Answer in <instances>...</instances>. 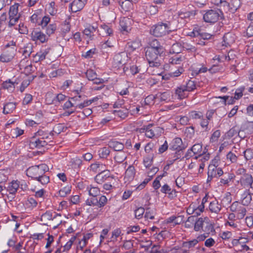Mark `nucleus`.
I'll list each match as a JSON object with an SVG mask.
<instances>
[{
    "instance_id": "c03bdc74",
    "label": "nucleus",
    "mask_w": 253,
    "mask_h": 253,
    "mask_svg": "<svg viewBox=\"0 0 253 253\" xmlns=\"http://www.w3.org/2000/svg\"><path fill=\"white\" fill-rule=\"evenodd\" d=\"M244 156L246 159V161L251 160L253 159V150L251 149H247L243 152Z\"/></svg>"
},
{
    "instance_id": "7c9ffc66",
    "label": "nucleus",
    "mask_w": 253,
    "mask_h": 253,
    "mask_svg": "<svg viewBox=\"0 0 253 253\" xmlns=\"http://www.w3.org/2000/svg\"><path fill=\"white\" fill-rule=\"evenodd\" d=\"M49 52V48L41 50L40 51L37 53V54L35 55V58L36 59H38V61L43 60L45 58L46 56L48 54Z\"/></svg>"
},
{
    "instance_id": "c756f323",
    "label": "nucleus",
    "mask_w": 253,
    "mask_h": 253,
    "mask_svg": "<svg viewBox=\"0 0 253 253\" xmlns=\"http://www.w3.org/2000/svg\"><path fill=\"white\" fill-rule=\"evenodd\" d=\"M61 215L60 213H56L54 217H52V213L48 211L43 213L41 216V220H50L56 219L57 217H60Z\"/></svg>"
},
{
    "instance_id": "f03ea898",
    "label": "nucleus",
    "mask_w": 253,
    "mask_h": 253,
    "mask_svg": "<svg viewBox=\"0 0 253 253\" xmlns=\"http://www.w3.org/2000/svg\"><path fill=\"white\" fill-rule=\"evenodd\" d=\"M174 29L171 26L169 22L166 23H159L156 25L152 27L150 33L155 37H162L169 33V32L174 31Z\"/></svg>"
},
{
    "instance_id": "9b49d317",
    "label": "nucleus",
    "mask_w": 253,
    "mask_h": 253,
    "mask_svg": "<svg viewBox=\"0 0 253 253\" xmlns=\"http://www.w3.org/2000/svg\"><path fill=\"white\" fill-rule=\"evenodd\" d=\"M31 40L36 42H40L44 43L46 42L48 38L46 35L38 29H34L31 34Z\"/></svg>"
},
{
    "instance_id": "a878e982",
    "label": "nucleus",
    "mask_w": 253,
    "mask_h": 253,
    "mask_svg": "<svg viewBox=\"0 0 253 253\" xmlns=\"http://www.w3.org/2000/svg\"><path fill=\"white\" fill-rule=\"evenodd\" d=\"M109 147L113 149L116 151H122L124 148V144L116 141H110L109 142Z\"/></svg>"
},
{
    "instance_id": "09e8293b",
    "label": "nucleus",
    "mask_w": 253,
    "mask_h": 253,
    "mask_svg": "<svg viewBox=\"0 0 253 253\" xmlns=\"http://www.w3.org/2000/svg\"><path fill=\"white\" fill-rule=\"evenodd\" d=\"M56 25L55 24H50L47 26L46 28V34L49 36L52 34H53L55 30H56Z\"/></svg>"
},
{
    "instance_id": "e2e57ef3",
    "label": "nucleus",
    "mask_w": 253,
    "mask_h": 253,
    "mask_svg": "<svg viewBox=\"0 0 253 253\" xmlns=\"http://www.w3.org/2000/svg\"><path fill=\"white\" fill-rule=\"evenodd\" d=\"M37 180L40 182L42 184H46L49 182V177L44 175V174L38 177Z\"/></svg>"
},
{
    "instance_id": "393cba45",
    "label": "nucleus",
    "mask_w": 253,
    "mask_h": 253,
    "mask_svg": "<svg viewBox=\"0 0 253 253\" xmlns=\"http://www.w3.org/2000/svg\"><path fill=\"white\" fill-rule=\"evenodd\" d=\"M175 92L178 96V98L180 99H183L188 96L187 92L188 91L183 85L177 87Z\"/></svg>"
},
{
    "instance_id": "13d9d810",
    "label": "nucleus",
    "mask_w": 253,
    "mask_h": 253,
    "mask_svg": "<svg viewBox=\"0 0 253 253\" xmlns=\"http://www.w3.org/2000/svg\"><path fill=\"white\" fill-rule=\"evenodd\" d=\"M203 116L202 113L201 112H197L196 111H193L189 113L190 118L193 119H200Z\"/></svg>"
},
{
    "instance_id": "bf43d9fd",
    "label": "nucleus",
    "mask_w": 253,
    "mask_h": 253,
    "mask_svg": "<svg viewBox=\"0 0 253 253\" xmlns=\"http://www.w3.org/2000/svg\"><path fill=\"white\" fill-rule=\"evenodd\" d=\"M232 200L231 196L230 193H227L221 200V204L224 206L229 205Z\"/></svg>"
},
{
    "instance_id": "9d476101",
    "label": "nucleus",
    "mask_w": 253,
    "mask_h": 253,
    "mask_svg": "<svg viewBox=\"0 0 253 253\" xmlns=\"http://www.w3.org/2000/svg\"><path fill=\"white\" fill-rule=\"evenodd\" d=\"M221 12L218 10H210L203 15L204 20L207 23H213L217 21Z\"/></svg>"
},
{
    "instance_id": "58836bf2",
    "label": "nucleus",
    "mask_w": 253,
    "mask_h": 253,
    "mask_svg": "<svg viewBox=\"0 0 253 253\" xmlns=\"http://www.w3.org/2000/svg\"><path fill=\"white\" fill-rule=\"evenodd\" d=\"M178 16L181 19H186L189 18L191 16H194L195 12L193 11H179L178 12Z\"/></svg>"
},
{
    "instance_id": "774afa93",
    "label": "nucleus",
    "mask_w": 253,
    "mask_h": 253,
    "mask_svg": "<svg viewBox=\"0 0 253 253\" xmlns=\"http://www.w3.org/2000/svg\"><path fill=\"white\" fill-rule=\"evenodd\" d=\"M107 203V199L105 196H101L98 200V207H103Z\"/></svg>"
},
{
    "instance_id": "69168bd1",
    "label": "nucleus",
    "mask_w": 253,
    "mask_h": 253,
    "mask_svg": "<svg viewBox=\"0 0 253 253\" xmlns=\"http://www.w3.org/2000/svg\"><path fill=\"white\" fill-rule=\"evenodd\" d=\"M121 234V230L119 228L115 229L112 232V235L111 237L112 240L113 241H116L117 238L120 236Z\"/></svg>"
},
{
    "instance_id": "0eeeda50",
    "label": "nucleus",
    "mask_w": 253,
    "mask_h": 253,
    "mask_svg": "<svg viewBox=\"0 0 253 253\" xmlns=\"http://www.w3.org/2000/svg\"><path fill=\"white\" fill-rule=\"evenodd\" d=\"M230 211L234 212L238 219H243L246 214L247 210L241 203L238 201L234 202L230 207Z\"/></svg>"
},
{
    "instance_id": "6e6d98bb",
    "label": "nucleus",
    "mask_w": 253,
    "mask_h": 253,
    "mask_svg": "<svg viewBox=\"0 0 253 253\" xmlns=\"http://www.w3.org/2000/svg\"><path fill=\"white\" fill-rule=\"evenodd\" d=\"M244 128L248 131L249 133H252L253 132V122H247L245 123Z\"/></svg>"
},
{
    "instance_id": "79ce46f5",
    "label": "nucleus",
    "mask_w": 253,
    "mask_h": 253,
    "mask_svg": "<svg viewBox=\"0 0 253 253\" xmlns=\"http://www.w3.org/2000/svg\"><path fill=\"white\" fill-rule=\"evenodd\" d=\"M64 129H66L67 127L61 124H58L55 125L53 128V132L58 134L61 132L64 131Z\"/></svg>"
},
{
    "instance_id": "aec40b11",
    "label": "nucleus",
    "mask_w": 253,
    "mask_h": 253,
    "mask_svg": "<svg viewBox=\"0 0 253 253\" xmlns=\"http://www.w3.org/2000/svg\"><path fill=\"white\" fill-rule=\"evenodd\" d=\"M131 20L127 17H123L120 22V25L122 31L128 32L130 30Z\"/></svg>"
},
{
    "instance_id": "603ef678",
    "label": "nucleus",
    "mask_w": 253,
    "mask_h": 253,
    "mask_svg": "<svg viewBox=\"0 0 253 253\" xmlns=\"http://www.w3.org/2000/svg\"><path fill=\"white\" fill-rule=\"evenodd\" d=\"M145 212V209L143 207H139L135 210V216L137 219L142 218Z\"/></svg>"
},
{
    "instance_id": "6e6552de",
    "label": "nucleus",
    "mask_w": 253,
    "mask_h": 253,
    "mask_svg": "<svg viewBox=\"0 0 253 253\" xmlns=\"http://www.w3.org/2000/svg\"><path fill=\"white\" fill-rule=\"evenodd\" d=\"M37 133L39 135H43V137L40 139H36L35 138H32L30 141L29 143V146L31 149H40L42 147L46 146L47 144V142L44 139H48L49 136L43 135V132L42 131H38Z\"/></svg>"
},
{
    "instance_id": "e433bc0d",
    "label": "nucleus",
    "mask_w": 253,
    "mask_h": 253,
    "mask_svg": "<svg viewBox=\"0 0 253 253\" xmlns=\"http://www.w3.org/2000/svg\"><path fill=\"white\" fill-rule=\"evenodd\" d=\"M110 151L109 148L103 147L98 151V155L101 158H106L109 155Z\"/></svg>"
},
{
    "instance_id": "0e129e2a",
    "label": "nucleus",
    "mask_w": 253,
    "mask_h": 253,
    "mask_svg": "<svg viewBox=\"0 0 253 253\" xmlns=\"http://www.w3.org/2000/svg\"><path fill=\"white\" fill-rule=\"evenodd\" d=\"M153 158L150 156L146 157L143 160V163L146 168H149L152 164Z\"/></svg>"
},
{
    "instance_id": "b1692460",
    "label": "nucleus",
    "mask_w": 253,
    "mask_h": 253,
    "mask_svg": "<svg viewBox=\"0 0 253 253\" xmlns=\"http://www.w3.org/2000/svg\"><path fill=\"white\" fill-rule=\"evenodd\" d=\"M90 169L95 172H102L105 171L106 169V166L102 163L99 162H96L90 165Z\"/></svg>"
},
{
    "instance_id": "2eb2a0df",
    "label": "nucleus",
    "mask_w": 253,
    "mask_h": 253,
    "mask_svg": "<svg viewBox=\"0 0 253 253\" xmlns=\"http://www.w3.org/2000/svg\"><path fill=\"white\" fill-rule=\"evenodd\" d=\"M220 3L224 6L229 7L231 12L236 11L240 7L241 4L240 0H231L230 3L226 1L220 0Z\"/></svg>"
},
{
    "instance_id": "052dcab7",
    "label": "nucleus",
    "mask_w": 253,
    "mask_h": 253,
    "mask_svg": "<svg viewBox=\"0 0 253 253\" xmlns=\"http://www.w3.org/2000/svg\"><path fill=\"white\" fill-rule=\"evenodd\" d=\"M245 89V87L242 86L236 89L235 93L234 98L236 99H240L243 96V92Z\"/></svg>"
},
{
    "instance_id": "338daca9",
    "label": "nucleus",
    "mask_w": 253,
    "mask_h": 253,
    "mask_svg": "<svg viewBox=\"0 0 253 253\" xmlns=\"http://www.w3.org/2000/svg\"><path fill=\"white\" fill-rule=\"evenodd\" d=\"M194 218L195 216H189L185 223V227L186 228L192 227L193 224V222L195 221Z\"/></svg>"
},
{
    "instance_id": "f8f14e48",
    "label": "nucleus",
    "mask_w": 253,
    "mask_h": 253,
    "mask_svg": "<svg viewBox=\"0 0 253 253\" xmlns=\"http://www.w3.org/2000/svg\"><path fill=\"white\" fill-rule=\"evenodd\" d=\"M195 155H198L199 157L203 155L202 145L201 143L195 144L190 149H188L185 157L188 159Z\"/></svg>"
},
{
    "instance_id": "680f3d73",
    "label": "nucleus",
    "mask_w": 253,
    "mask_h": 253,
    "mask_svg": "<svg viewBox=\"0 0 253 253\" xmlns=\"http://www.w3.org/2000/svg\"><path fill=\"white\" fill-rule=\"evenodd\" d=\"M252 177L250 174H246L245 178L242 179L245 185L251 187Z\"/></svg>"
},
{
    "instance_id": "4c0bfd02",
    "label": "nucleus",
    "mask_w": 253,
    "mask_h": 253,
    "mask_svg": "<svg viewBox=\"0 0 253 253\" xmlns=\"http://www.w3.org/2000/svg\"><path fill=\"white\" fill-rule=\"evenodd\" d=\"M198 243V240L193 239L192 240L184 242L183 243V247L187 249H190L194 247Z\"/></svg>"
},
{
    "instance_id": "5fc2aeb1",
    "label": "nucleus",
    "mask_w": 253,
    "mask_h": 253,
    "mask_svg": "<svg viewBox=\"0 0 253 253\" xmlns=\"http://www.w3.org/2000/svg\"><path fill=\"white\" fill-rule=\"evenodd\" d=\"M86 76L90 81H93L97 77V74L92 70H87L86 72Z\"/></svg>"
},
{
    "instance_id": "2f4dec72",
    "label": "nucleus",
    "mask_w": 253,
    "mask_h": 253,
    "mask_svg": "<svg viewBox=\"0 0 253 253\" xmlns=\"http://www.w3.org/2000/svg\"><path fill=\"white\" fill-rule=\"evenodd\" d=\"M156 213V209L155 208L151 209L147 208L146 209V212L144 217L146 219H153Z\"/></svg>"
},
{
    "instance_id": "a211bd4d",
    "label": "nucleus",
    "mask_w": 253,
    "mask_h": 253,
    "mask_svg": "<svg viewBox=\"0 0 253 253\" xmlns=\"http://www.w3.org/2000/svg\"><path fill=\"white\" fill-rule=\"evenodd\" d=\"M110 177L109 170H105L104 171L100 172L95 177V181L98 184H102L105 181Z\"/></svg>"
},
{
    "instance_id": "1a4fd4ad",
    "label": "nucleus",
    "mask_w": 253,
    "mask_h": 253,
    "mask_svg": "<svg viewBox=\"0 0 253 253\" xmlns=\"http://www.w3.org/2000/svg\"><path fill=\"white\" fill-rule=\"evenodd\" d=\"M127 55L125 52H122L116 54L114 58L112 63L113 67L120 68L123 67L127 60Z\"/></svg>"
},
{
    "instance_id": "412c9836",
    "label": "nucleus",
    "mask_w": 253,
    "mask_h": 253,
    "mask_svg": "<svg viewBox=\"0 0 253 253\" xmlns=\"http://www.w3.org/2000/svg\"><path fill=\"white\" fill-rule=\"evenodd\" d=\"M217 166L214 164L209 166L208 171L207 182L211 181L213 177H216Z\"/></svg>"
},
{
    "instance_id": "37998d69",
    "label": "nucleus",
    "mask_w": 253,
    "mask_h": 253,
    "mask_svg": "<svg viewBox=\"0 0 253 253\" xmlns=\"http://www.w3.org/2000/svg\"><path fill=\"white\" fill-rule=\"evenodd\" d=\"M244 195H245V197L243 198L241 204L245 207V206H248L251 203L252 196L251 194L248 193H245Z\"/></svg>"
},
{
    "instance_id": "a19ab883",
    "label": "nucleus",
    "mask_w": 253,
    "mask_h": 253,
    "mask_svg": "<svg viewBox=\"0 0 253 253\" xmlns=\"http://www.w3.org/2000/svg\"><path fill=\"white\" fill-rule=\"evenodd\" d=\"M170 93L168 92L163 93L159 92L156 94V98L160 99L161 101H166L169 99Z\"/></svg>"
},
{
    "instance_id": "a18cd8bd",
    "label": "nucleus",
    "mask_w": 253,
    "mask_h": 253,
    "mask_svg": "<svg viewBox=\"0 0 253 253\" xmlns=\"http://www.w3.org/2000/svg\"><path fill=\"white\" fill-rule=\"evenodd\" d=\"M238 157V156H236L235 154L231 151L229 152L226 155L227 160H229L232 163H237Z\"/></svg>"
},
{
    "instance_id": "473e14b6",
    "label": "nucleus",
    "mask_w": 253,
    "mask_h": 253,
    "mask_svg": "<svg viewBox=\"0 0 253 253\" xmlns=\"http://www.w3.org/2000/svg\"><path fill=\"white\" fill-rule=\"evenodd\" d=\"M126 158V154L123 151L118 152L114 157L115 161L119 163H122Z\"/></svg>"
},
{
    "instance_id": "4d7b16f0",
    "label": "nucleus",
    "mask_w": 253,
    "mask_h": 253,
    "mask_svg": "<svg viewBox=\"0 0 253 253\" xmlns=\"http://www.w3.org/2000/svg\"><path fill=\"white\" fill-rule=\"evenodd\" d=\"M238 129L236 127H233L226 133L227 136L231 138L237 134Z\"/></svg>"
},
{
    "instance_id": "c9c22d12",
    "label": "nucleus",
    "mask_w": 253,
    "mask_h": 253,
    "mask_svg": "<svg viewBox=\"0 0 253 253\" xmlns=\"http://www.w3.org/2000/svg\"><path fill=\"white\" fill-rule=\"evenodd\" d=\"M89 195L91 196H97L100 194V190L96 187H92L91 185L87 188Z\"/></svg>"
},
{
    "instance_id": "6ab92c4d",
    "label": "nucleus",
    "mask_w": 253,
    "mask_h": 253,
    "mask_svg": "<svg viewBox=\"0 0 253 253\" xmlns=\"http://www.w3.org/2000/svg\"><path fill=\"white\" fill-rule=\"evenodd\" d=\"M19 66L20 69H24L27 74H30L34 70V67L32 66L30 62L28 60H21L20 62Z\"/></svg>"
},
{
    "instance_id": "de8ad7c7",
    "label": "nucleus",
    "mask_w": 253,
    "mask_h": 253,
    "mask_svg": "<svg viewBox=\"0 0 253 253\" xmlns=\"http://www.w3.org/2000/svg\"><path fill=\"white\" fill-rule=\"evenodd\" d=\"M188 92L193 90L196 88V84L194 81L189 80L186 85H183Z\"/></svg>"
},
{
    "instance_id": "864d4df0",
    "label": "nucleus",
    "mask_w": 253,
    "mask_h": 253,
    "mask_svg": "<svg viewBox=\"0 0 253 253\" xmlns=\"http://www.w3.org/2000/svg\"><path fill=\"white\" fill-rule=\"evenodd\" d=\"M182 61V57L181 56H174L169 59V63L172 64H180Z\"/></svg>"
},
{
    "instance_id": "f3484780",
    "label": "nucleus",
    "mask_w": 253,
    "mask_h": 253,
    "mask_svg": "<svg viewBox=\"0 0 253 253\" xmlns=\"http://www.w3.org/2000/svg\"><path fill=\"white\" fill-rule=\"evenodd\" d=\"M158 170L159 169L158 168H153L150 171L148 172V176L150 178L145 179L137 187L136 189L141 190L144 188L147 183L152 179L153 176L155 175Z\"/></svg>"
},
{
    "instance_id": "bb28decb",
    "label": "nucleus",
    "mask_w": 253,
    "mask_h": 253,
    "mask_svg": "<svg viewBox=\"0 0 253 253\" xmlns=\"http://www.w3.org/2000/svg\"><path fill=\"white\" fill-rule=\"evenodd\" d=\"M221 209V206L217 201L211 202L209 205V210L211 212L218 213Z\"/></svg>"
},
{
    "instance_id": "423d86ee",
    "label": "nucleus",
    "mask_w": 253,
    "mask_h": 253,
    "mask_svg": "<svg viewBox=\"0 0 253 253\" xmlns=\"http://www.w3.org/2000/svg\"><path fill=\"white\" fill-rule=\"evenodd\" d=\"M19 5V3H15L10 7L9 10V21L8 23V26L10 27L15 25L21 16L20 13L18 12Z\"/></svg>"
},
{
    "instance_id": "ea45409f",
    "label": "nucleus",
    "mask_w": 253,
    "mask_h": 253,
    "mask_svg": "<svg viewBox=\"0 0 253 253\" xmlns=\"http://www.w3.org/2000/svg\"><path fill=\"white\" fill-rule=\"evenodd\" d=\"M14 82H11L10 80L6 81L2 83V87L4 89L9 90H13L15 87Z\"/></svg>"
},
{
    "instance_id": "dca6fc26",
    "label": "nucleus",
    "mask_w": 253,
    "mask_h": 253,
    "mask_svg": "<svg viewBox=\"0 0 253 253\" xmlns=\"http://www.w3.org/2000/svg\"><path fill=\"white\" fill-rule=\"evenodd\" d=\"M16 48H12V50H7L0 56V61L3 62H8L11 61L14 56Z\"/></svg>"
},
{
    "instance_id": "c85d7f7f",
    "label": "nucleus",
    "mask_w": 253,
    "mask_h": 253,
    "mask_svg": "<svg viewBox=\"0 0 253 253\" xmlns=\"http://www.w3.org/2000/svg\"><path fill=\"white\" fill-rule=\"evenodd\" d=\"M132 1L131 0H125L123 1L119 0V3L123 10L125 11H129L132 6Z\"/></svg>"
},
{
    "instance_id": "cd10ccee",
    "label": "nucleus",
    "mask_w": 253,
    "mask_h": 253,
    "mask_svg": "<svg viewBox=\"0 0 253 253\" xmlns=\"http://www.w3.org/2000/svg\"><path fill=\"white\" fill-rule=\"evenodd\" d=\"M16 104L13 102H8L6 103L3 108V113L4 114L11 113L16 108Z\"/></svg>"
},
{
    "instance_id": "5701e85b",
    "label": "nucleus",
    "mask_w": 253,
    "mask_h": 253,
    "mask_svg": "<svg viewBox=\"0 0 253 253\" xmlns=\"http://www.w3.org/2000/svg\"><path fill=\"white\" fill-rule=\"evenodd\" d=\"M19 187V182L17 180H13L8 184L7 190L10 194L14 195Z\"/></svg>"
},
{
    "instance_id": "49530a36",
    "label": "nucleus",
    "mask_w": 253,
    "mask_h": 253,
    "mask_svg": "<svg viewBox=\"0 0 253 253\" xmlns=\"http://www.w3.org/2000/svg\"><path fill=\"white\" fill-rule=\"evenodd\" d=\"M181 51V47L178 43H175L172 44L170 49V52L172 53H178Z\"/></svg>"
},
{
    "instance_id": "4468645a",
    "label": "nucleus",
    "mask_w": 253,
    "mask_h": 253,
    "mask_svg": "<svg viewBox=\"0 0 253 253\" xmlns=\"http://www.w3.org/2000/svg\"><path fill=\"white\" fill-rule=\"evenodd\" d=\"M87 0H74L70 3V8L72 12H76L82 10Z\"/></svg>"
},
{
    "instance_id": "f704fd0d",
    "label": "nucleus",
    "mask_w": 253,
    "mask_h": 253,
    "mask_svg": "<svg viewBox=\"0 0 253 253\" xmlns=\"http://www.w3.org/2000/svg\"><path fill=\"white\" fill-rule=\"evenodd\" d=\"M85 204L88 206L98 207V200L97 196H92L90 198H88L85 201Z\"/></svg>"
},
{
    "instance_id": "f257e3e1",
    "label": "nucleus",
    "mask_w": 253,
    "mask_h": 253,
    "mask_svg": "<svg viewBox=\"0 0 253 253\" xmlns=\"http://www.w3.org/2000/svg\"><path fill=\"white\" fill-rule=\"evenodd\" d=\"M163 52L162 46L148 47L145 51V57L150 66L159 67L161 65V53Z\"/></svg>"
},
{
    "instance_id": "7ed1b4c3",
    "label": "nucleus",
    "mask_w": 253,
    "mask_h": 253,
    "mask_svg": "<svg viewBox=\"0 0 253 253\" xmlns=\"http://www.w3.org/2000/svg\"><path fill=\"white\" fill-rule=\"evenodd\" d=\"M48 169L47 166L44 164L32 166L27 169V175L37 179L38 177L44 174Z\"/></svg>"
},
{
    "instance_id": "3c124183",
    "label": "nucleus",
    "mask_w": 253,
    "mask_h": 253,
    "mask_svg": "<svg viewBox=\"0 0 253 253\" xmlns=\"http://www.w3.org/2000/svg\"><path fill=\"white\" fill-rule=\"evenodd\" d=\"M156 98L153 95H149L147 96L144 99V103L145 105H150L154 103V99Z\"/></svg>"
},
{
    "instance_id": "8fccbe9b",
    "label": "nucleus",
    "mask_w": 253,
    "mask_h": 253,
    "mask_svg": "<svg viewBox=\"0 0 253 253\" xmlns=\"http://www.w3.org/2000/svg\"><path fill=\"white\" fill-rule=\"evenodd\" d=\"M71 192V187L66 186L61 189L59 191V194L61 197H65Z\"/></svg>"
},
{
    "instance_id": "ddd939ff",
    "label": "nucleus",
    "mask_w": 253,
    "mask_h": 253,
    "mask_svg": "<svg viewBox=\"0 0 253 253\" xmlns=\"http://www.w3.org/2000/svg\"><path fill=\"white\" fill-rule=\"evenodd\" d=\"M135 169L134 167L131 165L129 166L126 169L124 176V181L126 184H129L132 181L135 175Z\"/></svg>"
},
{
    "instance_id": "39448f33",
    "label": "nucleus",
    "mask_w": 253,
    "mask_h": 253,
    "mask_svg": "<svg viewBox=\"0 0 253 253\" xmlns=\"http://www.w3.org/2000/svg\"><path fill=\"white\" fill-rule=\"evenodd\" d=\"M212 229V225L209 218L207 217L199 218L194 223V230L199 231L201 230L205 232H209Z\"/></svg>"
},
{
    "instance_id": "72a5a7b5",
    "label": "nucleus",
    "mask_w": 253,
    "mask_h": 253,
    "mask_svg": "<svg viewBox=\"0 0 253 253\" xmlns=\"http://www.w3.org/2000/svg\"><path fill=\"white\" fill-rule=\"evenodd\" d=\"M96 31V28L93 26H89L85 28L84 31V34L89 39H91L92 37L93 36L94 32Z\"/></svg>"
},
{
    "instance_id": "20e7f679",
    "label": "nucleus",
    "mask_w": 253,
    "mask_h": 253,
    "mask_svg": "<svg viewBox=\"0 0 253 253\" xmlns=\"http://www.w3.org/2000/svg\"><path fill=\"white\" fill-rule=\"evenodd\" d=\"M141 130H143L142 132L145 131L146 136L150 138L159 137L163 132V129L162 127L151 124L144 126Z\"/></svg>"
},
{
    "instance_id": "4be33fe9",
    "label": "nucleus",
    "mask_w": 253,
    "mask_h": 253,
    "mask_svg": "<svg viewBox=\"0 0 253 253\" xmlns=\"http://www.w3.org/2000/svg\"><path fill=\"white\" fill-rule=\"evenodd\" d=\"M184 147L182 146V141L180 138L176 137L171 142L170 149L174 150H181Z\"/></svg>"
}]
</instances>
